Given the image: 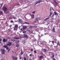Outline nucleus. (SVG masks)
I'll use <instances>...</instances> for the list:
<instances>
[{
	"instance_id": "1",
	"label": "nucleus",
	"mask_w": 60,
	"mask_h": 60,
	"mask_svg": "<svg viewBox=\"0 0 60 60\" xmlns=\"http://www.w3.org/2000/svg\"><path fill=\"white\" fill-rule=\"evenodd\" d=\"M2 10H3L4 12L6 11H7V8L6 7H3L1 9Z\"/></svg>"
},
{
	"instance_id": "2",
	"label": "nucleus",
	"mask_w": 60,
	"mask_h": 60,
	"mask_svg": "<svg viewBox=\"0 0 60 60\" xmlns=\"http://www.w3.org/2000/svg\"><path fill=\"white\" fill-rule=\"evenodd\" d=\"M0 51L2 52H1L2 54H5V50L4 49H1Z\"/></svg>"
},
{
	"instance_id": "3",
	"label": "nucleus",
	"mask_w": 60,
	"mask_h": 60,
	"mask_svg": "<svg viewBox=\"0 0 60 60\" xmlns=\"http://www.w3.org/2000/svg\"><path fill=\"white\" fill-rule=\"evenodd\" d=\"M12 42H8V43L6 44V45L10 46L12 45Z\"/></svg>"
},
{
	"instance_id": "4",
	"label": "nucleus",
	"mask_w": 60,
	"mask_h": 60,
	"mask_svg": "<svg viewBox=\"0 0 60 60\" xmlns=\"http://www.w3.org/2000/svg\"><path fill=\"white\" fill-rule=\"evenodd\" d=\"M41 2V0H38V1H36V2H35L36 3L35 4V5H36L38 4V3H39V4H40Z\"/></svg>"
},
{
	"instance_id": "5",
	"label": "nucleus",
	"mask_w": 60,
	"mask_h": 60,
	"mask_svg": "<svg viewBox=\"0 0 60 60\" xmlns=\"http://www.w3.org/2000/svg\"><path fill=\"white\" fill-rule=\"evenodd\" d=\"M8 41V40L7 39H5V38H4L3 40V42H6L7 41Z\"/></svg>"
},
{
	"instance_id": "6",
	"label": "nucleus",
	"mask_w": 60,
	"mask_h": 60,
	"mask_svg": "<svg viewBox=\"0 0 60 60\" xmlns=\"http://www.w3.org/2000/svg\"><path fill=\"white\" fill-rule=\"evenodd\" d=\"M12 59L13 60H16L18 59L17 57H15L14 56H12Z\"/></svg>"
},
{
	"instance_id": "7",
	"label": "nucleus",
	"mask_w": 60,
	"mask_h": 60,
	"mask_svg": "<svg viewBox=\"0 0 60 60\" xmlns=\"http://www.w3.org/2000/svg\"><path fill=\"white\" fill-rule=\"evenodd\" d=\"M18 21L20 23H22V21L21 19H18Z\"/></svg>"
},
{
	"instance_id": "8",
	"label": "nucleus",
	"mask_w": 60,
	"mask_h": 60,
	"mask_svg": "<svg viewBox=\"0 0 60 60\" xmlns=\"http://www.w3.org/2000/svg\"><path fill=\"white\" fill-rule=\"evenodd\" d=\"M25 36V37L26 38H28V35L27 34H24L23 35Z\"/></svg>"
},
{
	"instance_id": "9",
	"label": "nucleus",
	"mask_w": 60,
	"mask_h": 60,
	"mask_svg": "<svg viewBox=\"0 0 60 60\" xmlns=\"http://www.w3.org/2000/svg\"><path fill=\"white\" fill-rule=\"evenodd\" d=\"M43 52H46L47 51V50L45 49H43Z\"/></svg>"
},
{
	"instance_id": "10",
	"label": "nucleus",
	"mask_w": 60,
	"mask_h": 60,
	"mask_svg": "<svg viewBox=\"0 0 60 60\" xmlns=\"http://www.w3.org/2000/svg\"><path fill=\"white\" fill-rule=\"evenodd\" d=\"M27 28V27L26 26H24L23 27L22 29H23V30H24L26 29Z\"/></svg>"
},
{
	"instance_id": "11",
	"label": "nucleus",
	"mask_w": 60,
	"mask_h": 60,
	"mask_svg": "<svg viewBox=\"0 0 60 60\" xmlns=\"http://www.w3.org/2000/svg\"><path fill=\"white\" fill-rule=\"evenodd\" d=\"M18 27V25H15V28H17Z\"/></svg>"
},
{
	"instance_id": "12",
	"label": "nucleus",
	"mask_w": 60,
	"mask_h": 60,
	"mask_svg": "<svg viewBox=\"0 0 60 60\" xmlns=\"http://www.w3.org/2000/svg\"><path fill=\"white\" fill-rule=\"evenodd\" d=\"M21 38V37H19L17 38H14V39H20Z\"/></svg>"
},
{
	"instance_id": "13",
	"label": "nucleus",
	"mask_w": 60,
	"mask_h": 60,
	"mask_svg": "<svg viewBox=\"0 0 60 60\" xmlns=\"http://www.w3.org/2000/svg\"><path fill=\"white\" fill-rule=\"evenodd\" d=\"M49 19V18H47L45 19V20H44V21H46L47 20H48V19Z\"/></svg>"
},
{
	"instance_id": "14",
	"label": "nucleus",
	"mask_w": 60,
	"mask_h": 60,
	"mask_svg": "<svg viewBox=\"0 0 60 60\" xmlns=\"http://www.w3.org/2000/svg\"><path fill=\"white\" fill-rule=\"evenodd\" d=\"M32 17L31 18L32 19H33L34 18V14L32 15Z\"/></svg>"
},
{
	"instance_id": "15",
	"label": "nucleus",
	"mask_w": 60,
	"mask_h": 60,
	"mask_svg": "<svg viewBox=\"0 0 60 60\" xmlns=\"http://www.w3.org/2000/svg\"><path fill=\"white\" fill-rule=\"evenodd\" d=\"M54 3L56 4V5L57 4V2H56V0H54Z\"/></svg>"
},
{
	"instance_id": "16",
	"label": "nucleus",
	"mask_w": 60,
	"mask_h": 60,
	"mask_svg": "<svg viewBox=\"0 0 60 60\" xmlns=\"http://www.w3.org/2000/svg\"><path fill=\"white\" fill-rule=\"evenodd\" d=\"M54 3L56 4V5L57 4V2H56V0H54Z\"/></svg>"
},
{
	"instance_id": "17",
	"label": "nucleus",
	"mask_w": 60,
	"mask_h": 60,
	"mask_svg": "<svg viewBox=\"0 0 60 60\" xmlns=\"http://www.w3.org/2000/svg\"><path fill=\"white\" fill-rule=\"evenodd\" d=\"M8 46V45H4L3 46V47L5 48H6Z\"/></svg>"
},
{
	"instance_id": "18",
	"label": "nucleus",
	"mask_w": 60,
	"mask_h": 60,
	"mask_svg": "<svg viewBox=\"0 0 60 60\" xmlns=\"http://www.w3.org/2000/svg\"><path fill=\"white\" fill-rule=\"evenodd\" d=\"M3 14V12L2 11H0V14Z\"/></svg>"
},
{
	"instance_id": "19",
	"label": "nucleus",
	"mask_w": 60,
	"mask_h": 60,
	"mask_svg": "<svg viewBox=\"0 0 60 60\" xmlns=\"http://www.w3.org/2000/svg\"><path fill=\"white\" fill-rule=\"evenodd\" d=\"M43 56H40V59H41V58H42L43 57Z\"/></svg>"
},
{
	"instance_id": "20",
	"label": "nucleus",
	"mask_w": 60,
	"mask_h": 60,
	"mask_svg": "<svg viewBox=\"0 0 60 60\" xmlns=\"http://www.w3.org/2000/svg\"><path fill=\"white\" fill-rule=\"evenodd\" d=\"M25 23L26 24H30V23L28 22H25Z\"/></svg>"
},
{
	"instance_id": "21",
	"label": "nucleus",
	"mask_w": 60,
	"mask_h": 60,
	"mask_svg": "<svg viewBox=\"0 0 60 60\" xmlns=\"http://www.w3.org/2000/svg\"><path fill=\"white\" fill-rule=\"evenodd\" d=\"M2 41V39H1L0 37V43H1V41Z\"/></svg>"
},
{
	"instance_id": "22",
	"label": "nucleus",
	"mask_w": 60,
	"mask_h": 60,
	"mask_svg": "<svg viewBox=\"0 0 60 60\" xmlns=\"http://www.w3.org/2000/svg\"><path fill=\"white\" fill-rule=\"evenodd\" d=\"M54 15H57V13H56V12L55 11L54 12Z\"/></svg>"
},
{
	"instance_id": "23",
	"label": "nucleus",
	"mask_w": 60,
	"mask_h": 60,
	"mask_svg": "<svg viewBox=\"0 0 60 60\" xmlns=\"http://www.w3.org/2000/svg\"><path fill=\"white\" fill-rule=\"evenodd\" d=\"M19 44H18L17 45H16V47H19Z\"/></svg>"
},
{
	"instance_id": "24",
	"label": "nucleus",
	"mask_w": 60,
	"mask_h": 60,
	"mask_svg": "<svg viewBox=\"0 0 60 60\" xmlns=\"http://www.w3.org/2000/svg\"><path fill=\"white\" fill-rule=\"evenodd\" d=\"M35 20L36 21H38V18H36Z\"/></svg>"
},
{
	"instance_id": "25",
	"label": "nucleus",
	"mask_w": 60,
	"mask_h": 60,
	"mask_svg": "<svg viewBox=\"0 0 60 60\" xmlns=\"http://www.w3.org/2000/svg\"><path fill=\"white\" fill-rule=\"evenodd\" d=\"M34 52L35 53H37V51L36 50L34 51Z\"/></svg>"
},
{
	"instance_id": "26",
	"label": "nucleus",
	"mask_w": 60,
	"mask_h": 60,
	"mask_svg": "<svg viewBox=\"0 0 60 60\" xmlns=\"http://www.w3.org/2000/svg\"><path fill=\"white\" fill-rule=\"evenodd\" d=\"M57 45H59L60 44H59V42H58V43H57Z\"/></svg>"
},
{
	"instance_id": "27",
	"label": "nucleus",
	"mask_w": 60,
	"mask_h": 60,
	"mask_svg": "<svg viewBox=\"0 0 60 60\" xmlns=\"http://www.w3.org/2000/svg\"><path fill=\"white\" fill-rule=\"evenodd\" d=\"M6 50H8L9 49L8 47L7 46L6 48Z\"/></svg>"
},
{
	"instance_id": "28",
	"label": "nucleus",
	"mask_w": 60,
	"mask_h": 60,
	"mask_svg": "<svg viewBox=\"0 0 60 60\" xmlns=\"http://www.w3.org/2000/svg\"><path fill=\"white\" fill-rule=\"evenodd\" d=\"M13 17V19H15L16 18V17H15V16L13 17Z\"/></svg>"
},
{
	"instance_id": "29",
	"label": "nucleus",
	"mask_w": 60,
	"mask_h": 60,
	"mask_svg": "<svg viewBox=\"0 0 60 60\" xmlns=\"http://www.w3.org/2000/svg\"><path fill=\"white\" fill-rule=\"evenodd\" d=\"M51 15H52V12H50V16H51Z\"/></svg>"
},
{
	"instance_id": "30",
	"label": "nucleus",
	"mask_w": 60,
	"mask_h": 60,
	"mask_svg": "<svg viewBox=\"0 0 60 60\" xmlns=\"http://www.w3.org/2000/svg\"><path fill=\"white\" fill-rule=\"evenodd\" d=\"M23 51H21V54L22 55L23 54Z\"/></svg>"
},
{
	"instance_id": "31",
	"label": "nucleus",
	"mask_w": 60,
	"mask_h": 60,
	"mask_svg": "<svg viewBox=\"0 0 60 60\" xmlns=\"http://www.w3.org/2000/svg\"><path fill=\"white\" fill-rule=\"evenodd\" d=\"M26 31H23L22 32V33H26Z\"/></svg>"
},
{
	"instance_id": "32",
	"label": "nucleus",
	"mask_w": 60,
	"mask_h": 60,
	"mask_svg": "<svg viewBox=\"0 0 60 60\" xmlns=\"http://www.w3.org/2000/svg\"><path fill=\"white\" fill-rule=\"evenodd\" d=\"M24 60H26V57L24 58Z\"/></svg>"
},
{
	"instance_id": "33",
	"label": "nucleus",
	"mask_w": 60,
	"mask_h": 60,
	"mask_svg": "<svg viewBox=\"0 0 60 60\" xmlns=\"http://www.w3.org/2000/svg\"><path fill=\"white\" fill-rule=\"evenodd\" d=\"M13 22H14V21H10V22L11 23H13Z\"/></svg>"
},
{
	"instance_id": "34",
	"label": "nucleus",
	"mask_w": 60,
	"mask_h": 60,
	"mask_svg": "<svg viewBox=\"0 0 60 60\" xmlns=\"http://www.w3.org/2000/svg\"><path fill=\"white\" fill-rule=\"evenodd\" d=\"M35 11H34L33 12H32V13L33 14H34L35 13Z\"/></svg>"
},
{
	"instance_id": "35",
	"label": "nucleus",
	"mask_w": 60,
	"mask_h": 60,
	"mask_svg": "<svg viewBox=\"0 0 60 60\" xmlns=\"http://www.w3.org/2000/svg\"><path fill=\"white\" fill-rule=\"evenodd\" d=\"M10 50H11V49H9V50H8V52H9L10 51Z\"/></svg>"
},
{
	"instance_id": "36",
	"label": "nucleus",
	"mask_w": 60,
	"mask_h": 60,
	"mask_svg": "<svg viewBox=\"0 0 60 60\" xmlns=\"http://www.w3.org/2000/svg\"><path fill=\"white\" fill-rule=\"evenodd\" d=\"M7 38L8 39H10V38L9 37H7Z\"/></svg>"
},
{
	"instance_id": "37",
	"label": "nucleus",
	"mask_w": 60,
	"mask_h": 60,
	"mask_svg": "<svg viewBox=\"0 0 60 60\" xmlns=\"http://www.w3.org/2000/svg\"><path fill=\"white\" fill-rule=\"evenodd\" d=\"M25 43H26V41H25L23 43V44H25Z\"/></svg>"
},
{
	"instance_id": "38",
	"label": "nucleus",
	"mask_w": 60,
	"mask_h": 60,
	"mask_svg": "<svg viewBox=\"0 0 60 60\" xmlns=\"http://www.w3.org/2000/svg\"><path fill=\"white\" fill-rule=\"evenodd\" d=\"M54 41H52V43L53 44H54Z\"/></svg>"
},
{
	"instance_id": "39",
	"label": "nucleus",
	"mask_w": 60,
	"mask_h": 60,
	"mask_svg": "<svg viewBox=\"0 0 60 60\" xmlns=\"http://www.w3.org/2000/svg\"><path fill=\"white\" fill-rule=\"evenodd\" d=\"M34 50V49H31V51H33Z\"/></svg>"
},
{
	"instance_id": "40",
	"label": "nucleus",
	"mask_w": 60,
	"mask_h": 60,
	"mask_svg": "<svg viewBox=\"0 0 60 60\" xmlns=\"http://www.w3.org/2000/svg\"><path fill=\"white\" fill-rule=\"evenodd\" d=\"M30 28H32V26H30Z\"/></svg>"
},
{
	"instance_id": "41",
	"label": "nucleus",
	"mask_w": 60,
	"mask_h": 60,
	"mask_svg": "<svg viewBox=\"0 0 60 60\" xmlns=\"http://www.w3.org/2000/svg\"><path fill=\"white\" fill-rule=\"evenodd\" d=\"M52 58L54 57V55H53L52 56Z\"/></svg>"
},
{
	"instance_id": "42",
	"label": "nucleus",
	"mask_w": 60,
	"mask_h": 60,
	"mask_svg": "<svg viewBox=\"0 0 60 60\" xmlns=\"http://www.w3.org/2000/svg\"><path fill=\"white\" fill-rule=\"evenodd\" d=\"M37 27V26H34V28H36Z\"/></svg>"
},
{
	"instance_id": "43",
	"label": "nucleus",
	"mask_w": 60,
	"mask_h": 60,
	"mask_svg": "<svg viewBox=\"0 0 60 60\" xmlns=\"http://www.w3.org/2000/svg\"><path fill=\"white\" fill-rule=\"evenodd\" d=\"M32 28H34V26H32Z\"/></svg>"
},
{
	"instance_id": "44",
	"label": "nucleus",
	"mask_w": 60,
	"mask_h": 60,
	"mask_svg": "<svg viewBox=\"0 0 60 60\" xmlns=\"http://www.w3.org/2000/svg\"><path fill=\"white\" fill-rule=\"evenodd\" d=\"M8 32H10V30L8 29Z\"/></svg>"
},
{
	"instance_id": "45",
	"label": "nucleus",
	"mask_w": 60,
	"mask_h": 60,
	"mask_svg": "<svg viewBox=\"0 0 60 60\" xmlns=\"http://www.w3.org/2000/svg\"><path fill=\"white\" fill-rule=\"evenodd\" d=\"M51 8H50V11H51Z\"/></svg>"
},
{
	"instance_id": "46",
	"label": "nucleus",
	"mask_w": 60,
	"mask_h": 60,
	"mask_svg": "<svg viewBox=\"0 0 60 60\" xmlns=\"http://www.w3.org/2000/svg\"><path fill=\"white\" fill-rule=\"evenodd\" d=\"M32 55H33L32 54H31L30 55V56H32Z\"/></svg>"
},
{
	"instance_id": "47",
	"label": "nucleus",
	"mask_w": 60,
	"mask_h": 60,
	"mask_svg": "<svg viewBox=\"0 0 60 60\" xmlns=\"http://www.w3.org/2000/svg\"><path fill=\"white\" fill-rule=\"evenodd\" d=\"M53 32H55V30H53Z\"/></svg>"
},
{
	"instance_id": "48",
	"label": "nucleus",
	"mask_w": 60,
	"mask_h": 60,
	"mask_svg": "<svg viewBox=\"0 0 60 60\" xmlns=\"http://www.w3.org/2000/svg\"><path fill=\"white\" fill-rule=\"evenodd\" d=\"M52 8V10L53 11H54V9H53V8Z\"/></svg>"
},
{
	"instance_id": "49",
	"label": "nucleus",
	"mask_w": 60,
	"mask_h": 60,
	"mask_svg": "<svg viewBox=\"0 0 60 60\" xmlns=\"http://www.w3.org/2000/svg\"><path fill=\"white\" fill-rule=\"evenodd\" d=\"M11 19V18H9V20Z\"/></svg>"
},
{
	"instance_id": "50",
	"label": "nucleus",
	"mask_w": 60,
	"mask_h": 60,
	"mask_svg": "<svg viewBox=\"0 0 60 60\" xmlns=\"http://www.w3.org/2000/svg\"><path fill=\"white\" fill-rule=\"evenodd\" d=\"M9 27H10V28H11V26L10 25L9 26Z\"/></svg>"
},
{
	"instance_id": "51",
	"label": "nucleus",
	"mask_w": 60,
	"mask_h": 60,
	"mask_svg": "<svg viewBox=\"0 0 60 60\" xmlns=\"http://www.w3.org/2000/svg\"><path fill=\"white\" fill-rule=\"evenodd\" d=\"M14 30H15V28H14Z\"/></svg>"
},
{
	"instance_id": "52",
	"label": "nucleus",
	"mask_w": 60,
	"mask_h": 60,
	"mask_svg": "<svg viewBox=\"0 0 60 60\" xmlns=\"http://www.w3.org/2000/svg\"><path fill=\"white\" fill-rule=\"evenodd\" d=\"M53 60H56L55 59V58H53Z\"/></svg>"
},
{
	"instance_id": "53",
	"label": "nucleus",
	"mask_w": 60,
	"mask_h": 60,
	"mask_svg": "<svg viewBox=\"0 0 60 60\" xmlns=\"http://www.w3.org/2000/svg\"><path fill=\"white\" fill-rule=\"evenodd\" d=\"M53 30H55V28H53Z\"/></svg>"
},
{
	"instance_id": "54",
	"label": "nucleus",
	"mask_w": 60,
	"mask_h": 60,
	"mask_svg": "<svg viewBox=\"0 0 60 60\" xmlns=\"http://www.w3.org/2000/svg\"><path fill=\"white\" fill-rule=\"evenodd\" d=\"M22 59V58L21 57H20V58H19V59Z\"/></svg>"
},
{
	"instance_id": "55",
	"label": "nucleus",
	"mask_w": 60,
	"mask_h": 60,
	"mask_svg": "<svg viewBox=\"0 0 60 60\" xmlns=\"http://www.w3.org/2000/svg\"><path fill=\"white\" fill-rule=\"evenodd\" d=\"M28 31H29V32H30V30H28Z\"/></svg>"
},
{
	"instance_id": "56",
	"label": "nucleus",
	"mask_w": 60,
	"mask_h": 60,
	"mask_svg": "<svg viewBox=\"0 0 60 60\" xmlns=\"http://www.w3.org/2000/svg\"><path fill=\"white\" fill-rule=\"evenodd\" d=\"M56 55H57V54L56 53Z\"/></svg>"
},
{
	"instance_id": "57",
	"label": "nucleus",
	"mask_w": 60,
	"mask_h": 60,
	"mask_svg": "<svg viewBox=\"0 0 60 60\" xmlns=\"http://www.w3.org/2000/svg\"><path fill=\"white\" fill-rule=\"evenodd\" d=\"M22 29H20V30H22Z\"/></svg>"
},
{
	"instance_id": "58",
	"label": "nucleus",
	"mask_w": 60,
	"mask_h": 60,
	"mask_svg": "<svg viewBox=\"0 0 60 60\" xmlns=\"http://www.w3.org/2000/svg\"><path fill=\"white\" fill-rule=\"evenodd\" d=\"M19 42V41H18L17 42Z\"/></svg>"
},
{
	"instance_id": "59",
	"label": "nucleus",
	"mask_w": 60,
	"mask_h": 60,
	"mask_svg": "<svg viewBox=\"0 0 60 60\" xmlns=\"http://www.w3.org/2000/svg\"><path fill=\"white\" fill-rule=\"evenodd\" d=\"M11 41H13V40H11Z\"/></svg>"
},
{
	"instance_id": "60",
	"label": "nucleus",
	"mask_w": 60,
	"mask_h": 60,
	"mask_svg": "<svg viewBox=\"0 0 60 60\" xmlns=\"http://www.w3.org/2000/svg\"><path fill=\"white\" fill-rule=\"evenodd\" d=\"M54 16V14H53V16Z\"/></svg>"
},
{
	"instance_id": "61",
	"label": "nucleus",
	"mask_w": 60,
	"mask_h": 60,
	"mask_svg": "<svg viewBox=\"0 0 60 60\" xmlns=\"http://www.w3.org/2000/svg\"><path fill=\"white\" fill-rule=\"evenodd\" d=\"M30 15L31 16H32V15Z\"/></svg>"
},
{
	"instance_id": "62",
	"label": "nucleus",
	"mask_w": 60,
	"mask_h": 60,
	"mask_svg": "<svg viewBox=\"0 0 60 60\" xmlns=\"http://www.w3.org/2000/svg\"><path fill=\"white\" fill-rule=\"evenodd\" d=\"M30 60H31L30 59H29Z\"/></svg>"
},
{
	"instance_id": "63",
	"label": "nucleus",
	"mask_w": 60,
	"mask_h": 60,
	"mask_svg": "<svg viewBox=\"0 0 60 60\" xmlns=\"http://www.w3.org/2000/svg\"><path fill=\"white\" fill-rule=\"evenodd\" d=\"M23 41H22V42H23Z\"/></svg>"
},
{
	"instance_id": "64",
	"label": "nucleus",
	"mask_w": 60,
	"mask_h": 60,
	"mask_svg": "<svg viewBox=\"0 0 60 60\" xmlns=\"http://www.w3.org/2000/svg\"><path fill=\"white\" fill-rule=\"evenodd\" d=\"M1 60H3L2 59H1Z\"/></svg>"
}]
</instances>
